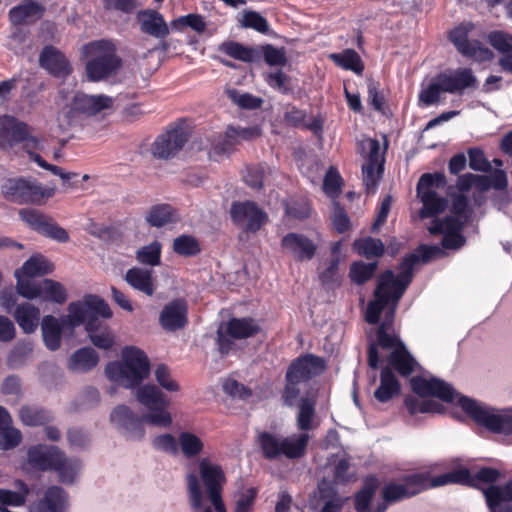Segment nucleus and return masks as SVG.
Listing matches in <instances>:
<instances>
[{"label":"nucleus","mask_w":512,"mask_h":512,"mask_svg":"<svg viewBox=\"0 0 512 512\" xmlns=\"http://www.w3.org/2000/svg\"><path fill=\"white\" fill-rule=\"evenodd\" d=\"M391 287L377 279V284L374 289L373 299L367 304L364 319L370 325H378L381 320L382 313L385 311L388 301H390Z\"/></svg>","instance_id":"cd10ccee"},{"label":"nucleus","mask_w":512,"mask_h":512,"mask_svg":"<svg viewBox=\"0 0 512 512\" xmlns=\"http://www.w3.org/2000/svg\"><path fill=\"white\" fill-rule=\"evenodd\" d=\"M280 246L284 252L301 262L312 260L318 249V245L312 239L298 232L285 234L281 238Z\"/></svg>","instance_id":"4be33fe9"},{"label":"nucleus","mask_w":512,"mask_h":512,"mask_svg":"<svg viewBox=\"0 0 512 512\" xmlns=\"http://www.w3.org/2000/svg\"><path fill=\"white\" fill-rule=\"evenodd\" d=\"M487 35L491 46L501 54L498 60L499 66L512 74V34Z\"/></svg>","instance_id":"58836bf2"},{"label":"nucleus","mask_w":512,"mask_h":512,"mask_svg":"<svg viewBox=\"0 0 512 512\" xmlns=\"http://www.w3.org/2000/svg\"><path fill=\"white\" fill-rule=\"evenodd\" d=\"M211 26V21L200 14L190 13L180 16L170 22V29L174 32H180L190 28L194 32H204Z\"/></svg>","instance_id":"09e8293b"},{"label":"nucleus","mask_w":512,"mask_h":512,"mask_svg":"<svg viewBox=\"0 0 512 512\" xmlns=\"http://www.w3.org/2000/svg\"><path fill=\"white\" fill-rule=\"evenodd\" d=\"M327 368L326 360L312 353H304L291 361L287 367L286 374L290 379L308 382L320 376Z\"/></svg>","instance_id":"dca6fc26"},{"label":"nucleus","mask_w":512,"mask_h":512,"mask_svg":"<svg viewBox=\"0 0 512 512\" xmlns=\"http://www.w3.org/2000/svg\"><path fill=\"white\" fill-rule=\"evenodd\" d=\"M220 50L227 56L249 64L264 61L270 67H283L287 64L285 47L272 44L244 45L236 41L224 42Z\"/></svg>","instance_id":"6e6552de"},{"label":"nucleus","mask_w":512,"mask_h":512,"mask_svg":"<svg viewBox=\"0 0 512 512\" xmlns=\"http://www.w3.org/2000/svg\"><path fill=\"white\" fill-rule=\"evenodd\" d=\"M316 402L309 397H302L298 401L297 427L302 433L312 429L313 419L316 414Z\"/></svg>","instance_id":"6e6d98bb"},{"label":"nucleus","mask_w":512,"mask_h":512,"mask_svg":"<svg viewBox=\"0 0 512 512\" xmlns=\"http://www.w3.org/2000/svg\"><path fill=\"white\" fill-rule=\"evenodd\" d=\"M464 221L454 215H446L443 218H434L428 231L431 235H446V233L462 232Z\"/></svg>","instance_id":"5fc2aeb1"},{"label":"nucleus","mask_w":512,"mask_h":512,"mask_svg":"<svg viewBox=\"0 0 512 512\" xmlns=\"http://www.w3.org/2000/svg\"><path fill=\"white\" fill-rule=\"evenodd\" d=\"M40 309L29 302L16 306L13 317L24 334L34 333L40 325Z\"/></svg>","instance_id":"2f4dec72"},{"label":"nucleus","mask_w":512,"mask_h":512,"mask_svg":"<svg viewBox=\"0 0 512 512\" xmlns=\"http://www.w3.org/2000/svg\"><path fill=\"white\" fill-rule=\"evenodd\" d=\"M229 214L235 225L245 224L248 233H257L268 222V214L252 200L233 201Z\"/></svg>","instance_id":"2eb2a0df"},{"label":"nucleus","mask_w":512,"mask_h":512,"mask_svg":"<svg viewBox=\"0 0 512 512\" xmlns=\"http://www.w3.org/2000/svg\"><path fill=\"white\" fill-rule=\"evenodd\" d=\"M413 393L419 397H435L446 403L456 401L463 412L487 431L504 436L512 435V406L497 408L459 393L450 383L436 376L410 378Z\"/></svg>","instance_id":"f03ea898"},{"label":"nucleus","mask_w":512,"mask_h":512,"mask_svg":"<svg viewBox=\"0 0 512 512\" xmlns=\"http://www.w3.org/2000/svg\"><path fill=\"white\" fill-rule=\"evenodd\" d=\"M379 487L377 476L367 475L362 482L361 488L354 495L355 511L372 512V500Z\"/></svg>","instance_id":"c9c22d12"},{"label":"nucleus","mask_w":512,"mask_h":512,"mask_svg":"<svg viewBox=\"0 0 512 512\" xmlns=\"http://www.w3.org/2000/svg\"><path fill=\"white\" fill-rule=\"evenodd\" d=\"M329 58L340 68L361 75L364 71V63L360 55L352 48H346L339 53H332Z\"/></svg>","instance_id":"49530a36"},{"label":"nucleus","mask_w":512,"mask_h":512,"mask_svg":"<svg viewBox=\"0 0 512 512\" xmlns=\"http://www.w3.org/2000/svg\"><path fill=\"white\" fill-rule=\"evenodd\" d=\"M420 198L423 206L420 209L419 216L425 218H437V215L442 213L448 205L445 197L440 196L436 191H427L422 195H417Z\"/></svg>","instance_id":"79ce46f5"},{"label":"nucleus","mask_w":512,"mask_h":512,"mask_svg":"<svg viewBox=\"0 0 512 512\" xmlns=\"http://www.w3.org/2000/svg\"><path fill=\"white\" fill-rule=\"evenodd\" d=\"M469 34H448L449 41L456 50L465 58L478 63H484L493 59L491 49L483 46L478 40L469 39Z\"/></svg>","instance_id":"b1692460"},{"label":"nucleus","mask_w":512,"mask_h":512,"mask_svg":"<svg viewBox=\"0 0 512 512\" xmlns=\"http://www.w3.org/2000/svg\"><path fill=\"white\" fill-rule=\"evenodd\" d=\"M377 269L378 261H353L350 264L349 278L356 285H364L375 276Z\"/></svg>","instance_id":"3c124183"},{"label":"nucleus","mask_w":512,"mask_h":512,"mask_svg":"<svg viewBox=\"0 0 512 512\" xmlns=\"http://www.w3.org/2000/svg\"><path fill=\"white\" fill-rule=\"evenodd\" d=\"M67 298V291L60 282L50 278H44L40 281V301L62 305L67 301Z\"/></svg>","instance_id":"c03bdc74"},{"label":"nucleus","mask_w":512,"mask_h":512,"mask_svg":"<svg viewBox=\"0 0 512 512\" xmlns=\"http://www.w3.org/2000/svg\"><path fill=\"white\" fill-rule=\"evenodd\" d=\"M19 417L25 426L38 427L50 423L54 419L53 413L41 406L24 405L19 410Z\"/></svg>","instance_id":"ea45409f"},{"label":"nucleus","mask_w":512,"mask_h":512,"mask_svg":"<svg viewBox=\"0 0 512 512\" xmlns=\"http://www.w3.org/2000/svg\"><path fill=\"white\" fill-rule=\"evenodd\" d=\"M141 32H169L168 25L161 13L152 9L141 10L136 15Z\"/></svg>","instance_id":"37998d69"},{"label":"nucleus","mask_w":512,"mask_h":512,"mask_svg":"<svg viewBox=\"0 0 512 512\" xmlns=\"http://www.w3.org/2000/svg\"><path fill=\"white\" fill-rule=\"evenodd\" d=\"M437 80H440L444 93L462 95L465 90L475 88L477 78L471 68H457L446 70L437 74Z\"/></svg>","instance_id":"5701e85b"},{"label":"nucleus","mask_w":512,"mask_h":512,"mask_svg":"<svg viewBox=\"0 0 512 512\" xmlns=\"http://www.w3.org/2000/svg\"><path fill=\"white\" fill-rule=\"evenodd\" d=\"M401 393V383L390 367H382L380 383L374 391V398L380 403H387Z\"/></svg>","instance_id":"473e14b6"},{"label":"nucleus","mask_w":512,"mask_h":512,"mask_svg":"<svg viewBox=\"0 0 512 512\" xmlns=\"http://www.w3.org/2000/svg\"><path fill=\"white\" fill-rule=\"evenodd\" d=\"M110 423L127 440L141 441L146 434V415L137 414L126 404L116 405L110 413Z\"/></svg>","instance_id":"f8f14e48"},{"label":"nucleus","mask_w":512,"mask_h":512,"mask_svg":"<svg viewBox=\"0 0 512 512\" xmlns=\"http://www.w3.org/2000/svg\"><path fill=\"white\" fill-rule=\"evenodd\" d=\"M29 137V125L15 116L4 115L1 118L0 146L23 143Z\"/></svg>","instance_id":"bb28decb"},{"label":"nucleus","mask_w":512,"mask_h":512,"mask_svg":"<svg viewBox=\"0 0 512 512\" xmlns=\"http://www.w3.org/2000/svg\"><path fill=\"white\" fill-rule=\"evenodd\" d=\"M45 11L46 8L43 4L35 0H24L10 9L9 17L12 23L22 24L39 20Z\"/></svg>","instance_id":"f704fd0d"},{"label":"nucleus","mask_w":512,"mask_h":512,"mask_svg":"<svg viewBox=\"0 0 512 512\" xmlns=\"http://www.w3.org/2000/svg\"><path fill=\"white\" fill-rule=\"evenodd\" d=\"M417 264H419L417 255L411 252L406 254L398 264V274H395L391 269H387L378 278L392 289L405 293L413 281L414 267Z\"/></svg>","instance_id":"aec40b11"},{"label":"nucleus","mask_w":512,"mask_h":512,"mask_svg":"<svg viewBox=\"0 0 512 512\" xmlns=\"http://www.w3.org/2000/svg\"><path fill=\"white\" fill-rule=\"evenodd\" d=\"M308 433L280 436L278 434L262 431L257 435V444L264 459L272 461L284 456L290 460L302 458L309 444Z\"/></svg>","instance_id":"0eeeda50"},{"label":"nucleus","mask_w":512,"mask_h":512,"mask_svg":"<svg viewBox=\"0 0 512 512\" xmlns=\"http://www.w3.org/2000/svg\"><path fill=\"white\" fill-rule=\"evenodd\" d=\"M185 480L189 504L194 510L203 508L204 493L202 483L214 511L227 512L222 498L226 476L220 465L210 462L208 458H202L199 462V474L189 472L186 474Z\"/></svg>","instance_id":"7ed1b4c3"},{"label":"nucleus","mask_w":512,"mask_h":512,"mask_svg":"<svg viewBox=\"0 0 512 512\" xmlns=\"http://www.w3.org/2000/svg\"><path fill=\"white\" fill-rule=\"evenodd\" d=\"M178 452L181 451L187 459L199 456L204 449V443L199 436L191 431L179 433Z\"/></svg>","instance_id":"603ef678"},{"label":"nucleus","mask_w":512,"mask_h":512,"mask_svg":"<svg viewBox=\"0 0 512 512\" xmlns=\"http://www.w3.org/2000/svg\"><path fill=\"white\" fill-rule=\"evenodd\" d=\"M32 352L33 344L30 341H18L8 354L7 366L11 369L23 366Z\"/></svg>","instance_id":"052dcab7"},{"label":"nucleus","mask_w":512,"mask_h":512,"mask_svg":"<svg viewBox=\"0 0 512 512\" xmlns=\"http://www.w3.org/2000/svg\"><path fill=\"white\" fill-rule=\"evenodd\" d=\"M227 95L234 104H236L242 109H259L264 102V100L261 97L255 96L247 92L242 93L235 88L228 89Z\"/></svg>","instance_id":"69168bd1"},{"label":"nucleus","mask_w":512,"mask_h":512,"mask_svg":"<svg viewBox=\"0 0 512 512\" xmlns=\"http://www.w3.org/2000/svg\"><path fill=\"white\" fill-rule=\"evenodd\" d=\"M384 367H390L395 375L397 373L404 378H407L415 371L422 369L421 365L411 354L405 343H401L398 349L390 351L387 358V364Z\"/></svg>","instance_id":"a878e982"},{"label":"nucleus","mask_w":512,"mask_h":512,"mask_svg":"<svg viewBox=\"0 0 512 512\" xmlns=\"http://www.w3.org/2000/svg\"><path fill=\"white\" fill-rule=\"evenodd\" d=\"M124 279L131 287L147 296H152L155 291L152 270L132 267L126 271Z\"/></svg>","instance_id":"4c0bfd02"},{"label":"nucleus","mask_w":512,"mask_h":512,"mask_svg":"<svg viewBox=\"0 0 512 512\" xmlns=\"http://www.w3.org/2000/svg\"><path fill=\"white\" fill-rule=\"evenodd\" d=\"M69 506V493L60 485H51L38 501L37 512H68Z\"/></svg>","instance_id":"c756f323"},{"label":"nucleus","mask_w":512,"mask_h":512,"mask_svg":"<svg viewBox=\"0 0 512 512\" xmlns=\"http://www.w3.org/2000/svg\"><path fill=\"white\" fill-rule=\"evenodd\" d=\"M29 493L28 485L19 481V491L0 488V512L10 511L9 506L20 507L25 504Z\"/></svg>","instance_id":"8fccbe9b"},{"label":"nucleus","mask_w":512,"mask_h":512,"mask_svg":"<svg viewBox=\"0 0 512 512\" xmlns=\"http://www.w3.org/2000/svg\"><path fill=\"white\" fill-rule=\"evenodd\" d=\"M338 485L340 484L333 479L327 477L321 478L317 483L319 499L324 503H326V501L344 502L343 498L339 495Z\"/></svg>","instance_id":"774afa93"},{"label":"nucleus","mask_w":512,"mask_h":512,"mask_svg":"<svg viewBox=\"0 0 512 512\" xmlns=\"http://www.w3.org/2000/svg\"><path fill=\"white\" fill-rule=\"evenodd\" d=\"M447 184V179L444 173H423L416 185L417 195H422L427 191H435L434 188H443Z\"/></svg>","instance_id":"0e129e2a"},{"label":"nucleus","mask_w":512,"mask_h":512,"mask_svg":"<svg viewBox=\"0 0 512 512\" xmlns=\"http://www.w3.org/2000/svg\"><path fill=\"white\" fill-rule=\"evenodd\" d=\"M162 245L154 240L148 245L139 248L136 252V259L139 263L149 266H158L161 264Z\"/></svg>","instance_id":"e2e57ef3"},{"label":"nucleus","mask_w":512,"mask_h":512,"mask_svg":"<svg viewBox=\"0 0 512 512\" xmlns=\"http://www.w3.org/2000/svg\"><path fill=\"white\" fill-rule=\"evenodd\" d=\"M429 476L424 473H413L403 477V483L391 481L381 491L382 500L390 505L412 498L427 490Z\"/></svg>","instance_id":"ddd939ff"},{"label":"nucleus","mask_w":512,"mask_h":512,"mask_svg":"<svg viewBox=\"0 0 512 512\" xmlns=\"http://www.w3.org/2000/svg\"><path fill=\"white\" fill-rule=\"evenodd\" d=\"M384 172V160L379 165L364 163L362 165L363 184L367 194H374Z\"/></svg>","instance_id":"680f3d73"},{"label":"nucleus","mask_w":512,"mask_h":512,"mask_svg":"<svg viewBox=\"0 0 512 512\" xmlns=\"http://www.w3.org/2000/svg\"><path fill=\"white\" fill-rule=\"evenodd\" d=\"M150 227L162 228L176 222V210L167 203L152 205L145 216Z\"/></svg>","instance_id":"a19ab883"},{"label":"nucleus","mask_w":512,"mask_h":512,"mask_svg":"<svg viewBox=\"0 0 512 512\" xmlns=\"http://www.w3.org/2000/svg\"><path fill=\"white\" fill-rule=\"evenodd\" d=\"M83 297L72 301L67 306V314L56 317L52 314L44 315L41 318L40 328L42 341L47 350L55 352L62 346V339L65 334L72 337L75 330L84 322L82 316Z\"/></svg>","instance_id":"423d86ee"},{"label":"nucleus","mask_w":512,"mask_h":512,"mask_svg":"<svg viewBox=\"0 0 512 512\" xmlns=\"http://www.w3.org/2000/svg\"><path fill=\"white\" fill-rule=\"evenodd\" d=\"M353 250L366 259L379 258L385 253V246L381 239L367 236L354 240Z\"/></svg>","instance_id":"de8ad7c7"},{"label":"nucleus","mask_w":512,"mask_h":512,"mask_svg":"<svg viewBox=\"0 0 512 512\" xmlns=\"http://www.w3.org/2000/svg\"><path fill=\"white\" fill-rule=\"evenodd\" d=\"M82 52L91 59L86 62L85 73L90 82H100L115 75L123 66L122 58L117 55L115 43L109 39L89 42Z\"/></svg>","instance_id":"39448f33"},{"label":"nucleus","mask_w":512,"mask_h":512,"mask_svg":"<svg viewBox=\"0 0 512 512\" xmlns=\"http://www.w3.org/2000/svg\"><path fill=\"white\" fill-rule=\"evenodd\" d=\"M82 311V326L89 341L98 349L111 350L115 344L114 336L100 321L112 318L109 304L99 295L88 293L83 296Z\"/></svg>","instance_id":"20e7f679"},{"label":"nucleus","mask_w":512,"mask_h":512,"mask_svg":"<svg viewBox=\"0 0 512 512\" xmlns=\"http://www.w3.org/2000/svg\"><path fill=\"white\" fill-rule=\"evenodd\" d=\"M63 450L56 445L38 443L31 445L26 452V463L31 471L52 472Z\"/></svg>","instance_id":"a211bd4d"},{"label":"nucleus","mask_w":512,"mask_h":512,"mask_svg":"<svg viewBox=\"0 0 512 512\" xmlns=\"http://www.w3.org/2000/svg\"><path fill=\"white\" fill-rule=\"evenodd\" d=\"M151 372L146 353L138 347L126 346L122 350V362L111 361L105 367L106 377L126 389H135L137 401L147 410L146 422L149 425L168 428L172 415L168 411L170 401L159 387L142 384Z\"/></svg>","instance_id":"f257e3e1"},{"label":"nucleus","mask_w":512,"mask_h":512,"mask_svg":"<svg viewBox=\"0 0 512 512\" xmlns=\"http://www.w3.org/2000/svg\"><path fill=\"white\" fill-rule=\"evenodd\" d=\"M0 189L6 201L18 205H39L54 193L53 189L44 188L36 180L23 176L7 178Z\"/></svg>","instance_id":"9d476101"},{"label":"nucleus","mask_w":512,"mask_h":512,"mask_svg":"<svg viewBox=\"0 0 512 512\" xmlns=\"http://www.w3.org/2000/svg\"><path fill=\"white\" fill-rule=\"evenodd\" d=\"M54 265L40 253L30 256L20 268V273L28 278L41 277L50 274Z\"/></svg>","instance_id":"a18cd8bd"},{"label":"nucleus","mask_w":512,"mask_h":512,"mask_svg":"<svg viewBox=\"0 0 512 512\" xmlns=\"http://www.w3.org/2000/svg\"><path fill=\"white\" fill-rule=\"evenodd\" d=\"M16 277V293L27 299V300H35L39 299L40 296V281L35 282L32 281L31 278H23L20 275V271L16 270L15 272Z\"/></svg>","instance_id":"338daca9"},{"label":"nucleus","mask_w":512,"mask_h":512,"mask_svg":"<svg viewBox=\"0 0 512 512\" xmlns=\"http://www.w3.org/2000/svg\"><path fill=\"white\" fill-rule=\"evenodd\" d=\"M201 245L196 237L181 234L173 240V251L183 257H195L201 253Z\"/></svg>","instance_id":"13d9d810"},{"label":"nucleus","mask_w":512,"mask_h":512,"mask_svg":"<svg viewBox=\"0 0 512 512\" xmlns=\"http://www.w3.org/2000/svg\"><path fill=\"white\" fill-rule=\"evenodd\" d=\"M20 219L28 227L39 235L52 239L58 243H67L70 239L69 233L50 216L33 208H23L19 210Z\"/></svg>","instance_id":"4468645a"},{"label":"nucleus","mask_w":512,"mask_h":512,"mask_svg":"<svg viewBox=\"0 0 512 512\" xmlns=\"http://www.w3.org/2000/svg\"><path fill=\"white\" fill-rule=\"evenodd\" d=\"M39 66L51 77L65 82L73 73V66L67 56L53 45H46L39 54Z\"/></svg>","instance_id":"f3484780"},{"label":"nucleus","mask_w":512,"mask_h":512,"mask_svg":"<svg viewBox=\"0 0 512 512\" xmlns=\"http://www.w3.org/2000/svg\"><path fill=\"white\" fill-rule=\"evenodd\" d=\"M159 323L169 332L180 330L188 323V306L183 298L168 302L160 312Z\"/></svg>","instance_id":"393cba45"},{"label":"nucleus","mask_w":512,"mask_h":512,"mask_svg":"<svg viewBox=\"0 0 512 512\" xmlns=\"http://www.w3.org/2000/svg\"><path fill=\"white\" fill-rule=\"evenodd\" d=\"M404 343L402 339L393 331L392 328L379 325L376 329V340H371L367 348V363L368 366L377 370L381 363L379 348L393 351L398 349Z\"/></svg>","instance_id":"412c9836"},{"label":"nucleus","mask_w":512,"mask_h":512,"mask_svg":"<svg viewBox=\"0 0 512 512\" xmlns=\"http://www.w3.org/2000/svg\"><path fill=\"white\" fill-rule=\"evenodd\" d=\"M100 361L99 354L91 346H84L75 350L67 359V369L73 373H88L97 367Z\"/></svg>","instance_id":"7c9ffc66"},{"label":"nucleus","mask_w":512,"mask_h":512,"mask_svg":"<svg viewBox=\"0 0 512 512\" xmlns=\"http://www.w3.org/2000/svg\"><path fill=\"white\" fill-rule=\"evenodd\" d=\"M261 331L258 321L252 317L232 316L221 321L216 330L215 344L221 358L227 357L234 348L235 341L252 338Z\"/></svg>","instance_id":"1a4fd4ad"},{"label":"nucleus","mask_w":512,"mask_h":512,"mask_svg":"<svg viewBox=\"0 0 512 512\" xmlns=\"http://www.w3.org/2000/svg\"><path fill=\"white\" fill-rule=\"evenodd\" d=\"M483 496L489 512H503L505 507H512V479L502 485L487 486Z\"/></svg>","instance_id":"c85d7f7f"},{"label":"nucleus","mask_w":512,"mask_h":512,"mask_svg":"<svg viewBox=\"0 0 512 512\" xmlns=\"http://www.w3.org/2000/svg\"><path fill=\"white\" fill-rule=\"evenodd\" d=\"M266 84L274 91L286 95L293 96L294 88L291 85L292 79L282 69L270 71L264 74Z\"/></svg>","instance_id":"864d4df0"},{"label":"nucleus","mask_w":512,"mask_h":512,"mask_svg":"<svg viewBox=\"0 0 512 512\" xmlns=\"http://www.w3.org/2000/svg\"><path fill=\"white\" fill-rule=\"evenodd\" d=\"M100 392L94 386H86L78 397L73 401V410L76 412L88 411L100 404Z\"/></svg>","instance_id":"bf43d9fd"},{"label":"nucleus","mask_w":512,"mask_h":512,"mask_svg":"<svg viewBox=\"0 0 512 512\" xmlns=\"http://www.w3.org/2000/svg\"><path fill=\"white\" fill-rule=\"evenodd\" d=\"M448 484H460L471 488L475 486V484L472 483V473L470 469L465 467L456 468L431 478L429 477V488L441 487Z\"/></svg>","instance_id":"e433bc0d"},{"label":"nucleus","mask_w":512,"mask_h":512,"mask_svg":"<svg viewBox=\"0 0 512 512\" xmlns=\"http://www.w3.org/2000/svg\"><path fill=\"white\" fill-rule=\"evenodd\" d=\"M82 466V461L79 457H68L63 451L62 456L58 458L57 464L54 466L52 472L57 474L61 484L71 486L75 484L82 470Z\"/></svg>","instance_id":"72a5a7b5"},{"label":"nucleus","mask_w":512,"mask_h":512,"mask_svg":"<svg viewBox=\"0 0 512 512\" xmlns=\"http://www.w3.org/2000/svg\"><path fill=\"white\" fill-rule=\"evenodd\" d=\"M112 106L113 98L108 95H89L77 91L72 96L70 102L63 106L60 114L63 116L67 125L72 126L77 123L80 115L87 117L96 116L103 111L111 109Z\"/></svg>","instance_id":"9b49d317"},{"label":"nucleus","mask_w":512,"mask_h":512,"mask_svg":"<svg viewBox=\"0 0 512 512\" xmlns=\"http://www.w3.org/2000/svg\"><path fill=\"white\" fill-rule=\"evenodd\" d=\"M189 139L188 133L179 125L157 136L152 144V154L158 159H169L178 153Z\"/></svg>","instance_id":"6ab92c4d"},{"label":"nucleus","mask_w":512,"mask_h":512,"mask_svg":"<svg viewBox=\"0 0 512 512\" xmlns=\"http://www.w3.org/2000/svg\"><path fill=\"white\" fill-rule=\"evenodd\" d=\"M241 29H252L256 32H268L269 25L266 18L259 12L245 9L236 16Z\"/></svg>","instance_id":"4d7b16f0"}]
</instances>
